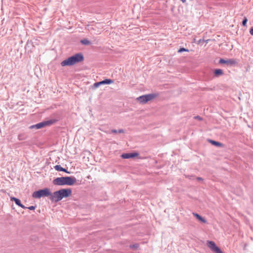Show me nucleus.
Returning <instances> with one entry per match:
<instances>
[{
    "mask_svg": "<svg viewBox=\"0 0 253 253\" xmlns=\"http://www.w3.org/2000/svg\"><path fill=\"white\" fill-rule=\"evenodd\" d=\"M76 182V179L73 176H62L55 178L53 180V184L55 185L71 186Z\"/></svg>",
    "mask_w": 253,
    "mask_h": 253,
    "instance_id": "obj_1",
    "label": "nucleus"
},
{
    "mask_svg": "<svg viewBox=\"0 0 253 253\" xmlns=\"http://www.w3.org/2000/svg\"><path fill=\"white\" fill-rule=\"evenodd\" d=\"M79 63V53L68 57L67 59L61 62V65L62 66H73L76 63Z\"/></svg>",
    "mask_w": 253,
    "mask_h": 253,
    "instance_id": "obj_2",
    "label": "nucleus"
},
{
    "mask_svg": "<svg viewBox=\"0 0 253 253\" xmlns=\"http://www.w3.org/2000/svg\"><path fill=\"white\" fill-rule=\"evenodd\" d=\"M51 194V191L48 188L40 189L33 192L32 197L34 198L40 199L43 197H49Z\"/></svg>",
    "mask_w": 253,
    "mask_h": 253,
    "instance_id": "obj_3",
    "label": "nucleus"
},
{
    "mask_svg": "<svg viewBox=\"0 0 253 253\" xmlns=\"http://www.w3.org/2000/svg\"><path fill=\"white\" fill-rule=\"evenodd\" d=\"M55 122L54 121L50 120L47 121H43L42 122H40L36 125H32L29 127L30 129L35 128L36 129H40L42 128L45 126H49L53 124Z\"/></svg>",
    "mask_w": 253,
    "mask_h": 253,
    "instance_id": "obj_4",
    "label": "nucleus"
},
{
    "mask_svg": "<svg viewBox=\"0 0 253 253\" xmlns=\"http://www.w3.org/2000/svg\"><path fill=\"white\" fill-rule=\"evenodd\" d=\"M208 247L215 253H223L221 250L216 245L215 243L213 241L207 242Z\"/></svg>",
    "mask_w": 253,
    "mask_h": 253,
    "instance_id": "obj_5",
    "label": "nucleus"
},
{
    "mask_svg": "<svg viewBox=\"0 0 253 253\" xmlns=\"http://www.w3.org/2000/svg\"><path fill=\"white\" fill-rule=\"evenodd\" d=\"M49 199L53 202H58L61 200L62 199L60 196L58 190L55 191L53 193L51 192L50 195H49Z\"/></svg>",
    "mask_w": 253,
    "mask_h": 253,
    "instance_id": "obj_6",
    "label": "nucleus"
},
{
    "mask_svg": "<svg viewBox=\"0 0 253 253\" xmlns=\"http://www.w3.org/2000/svg\"><path fill=\"white\" fill-rule=\"evenodd\" d=\"M58 191L62 199L68 197L72 193V190L70 188L61 189L59 190Z\"/></svg>",
    "mask_w": 253,
    "mask_h": 253,
    "instance_id": "obj_7",
    "label": "nucleus"
},
{
    "mask_svg": "<svg viewBox=\"0 0 253 253\" xmlns=\"http://www.w3.org/2000/svg\"><path fill=\"white\" fill-rule=\"evenodd\" d=\"M219 63H221V64H226L228 65H232L236 64L237 61L235 60L232 59H228V60H225L223 59H220Z\"/></svg>",
    "mask_w": 253,
    "mask_h": 253,
    "instance_id": "obj_8",
    "label": "nucleus"
},
{
    "mask_svg": "<svg viewBox=\"0 0 253 253\" xmlns=\"http://www.w3.org/2000/svg\"><path fill=\"white\" fill-rule=\"evenodd\" d=\"M138 156V153H124L121 155V157L123 159H129L137 157Z\"/></svg>",
    "mask_w": 253,
    "mask_h": 253,
    "instance_id": "obj_9",
    "label": "nucleus"
},
{
    "mask_svg": "<svg viewBox=\"0 0 253 253\" xmlns=\"http://www.w3.org/2000/svg\"><path fill=\"white\" fill-rule=\"evenodd\" d=\"M147 103L155 99L157 95L156 94H148L145 95Z\"/></svg>",
    "mask_w": 253,
    "mask_h": 253,
    "instance_id": "obj_10",
    "label": "nucleus"
},
{
    "mask_svg": "<svg viewBox=\"0 0 253 253\" xmlns=\"http://www.w3.org/2000/svg\"><path fill=\"white\" fill-rule=\"evenodd\" d=\"M54 169L58 171H64L66 173H69L70 172L67 170V169L62 168L60 165H56L54 166Z\"/></svg>",
    "mask_w": 253,
    "mask_h": 253,
    "instance_id": "obj_11",
    "label": "nucleus"
},
{
    "mask_svg": "<svg viewBox=\"0 0 253 253\" xmlns=\"http://www.w3.org/2000/svg\"><path fill=\"white\" fill-rule=\"evenodd\" d=\"M136 100L141 104H146L147 103L145 95L137 97Z\"/></svg>",
    "mask_w": 253,
    "mask_h": 253,
    "instance_id": "obj_12",
    "label": "nucleus"
},
{
    "mask_svg": "<svg viewBox=\"0 0 253 253\" xmlns=\"http://www.w3.org/2000/svg\"><path fill=\"white\" fill-rule=\"evenodd\" d=\"M193 215L201 222L205 223L207 222L206 220L203 218L201 215H200L198 213L193 212Z\"/></svg>",
    "mask_w": 253,
    "mask_h": 253,
    "instance_id": "obj_13",
    "label": "nucleus"
},
{
    "mask_svg": "<svg viewBox=\"0 0 253 253\" xmlns=\"http://www.w3.org/2000/svg\"><path fill=\"white\" fill-rule=\"evenodd\" d=\"M209 141L211 144L215 145L216 146L220 147H223L224 146V145L220 142L215 141L214 140H210Z\"/></svg>",
    "mask_w": 253,
    "mask_h": 253,
    "instance_id": "obj_14",
    "label": "nucleus"
},
{
    "mask_svg": "<svg viewBox=\"0 0 253 253\" xmlns=\"http://www.w3.org/2000/svg\"><path fill=\"white\" fill-rule=\"evenodd\" d=\"M10 200L12 201H14L15 203L18 206H21V201L19 199L15 197H11Z\"/></svg>",
    "mask_w": 253,
    "mask_h": 253,
    "instance_id": "obj_15",
    "label": "nucleus"
},
{
    "mask_svg": "<svg viewBox=\"0 0 253 253\" xmlns=\"http://www.w3.org/2000/svg\"><path fill=\"white\" fill-rule=\"evenodd\" d=\"M214 73L216 76H219L222 75L223 74V71L221 69L215 70Z\"/></svg>",
    "mask_w": 253,
    "mask_h": 253,
    "instance_id": "obj_16",
    "label": "nucleus"
},
{
    "mask_svg": "<svg viewBox=\"0 0 253 253\" xmlns=\"http://www.w3.org/2000/svg\"><path fill=\"white\" fill-rule=\"evenodd\" d=\"M113 82H114L111 79H106L104 81L100 82L101 84H110L113 83Z\"/></svg>",
    "mask_w": 253,
    "mask_h": 253,
    "instance_id": "obj_17",
    "label": "nucleus"
},
{
    "mask_svg": "<svg viewBox=\"0 0 253 253\" xmlns=\"http://www.w3.org/2000/svg\"><path fill=\"white\" fill-rule=\"evenodd\" d=\"M18 138L19 140H24L27 138V135L25 133L19 134Z\"/></svg>",
    "mask_w": 253,
    "mask_h": 253,
    "instance_id": "obj_18",
    "label": "nucleus"
},
{
    "mask_svg": "<svg viewBox=\"0 0 253 253\" xmlns=\"http://www.w3.org/2000/svg\"><path fill=\"white\" fill-rule=\"evenodd\" d=\"M81 42L84 45H88L90 44V42L86 39L83 40Z\"/></svg>",
    "mask_w": 253,
    "mask_h": 253,
    "instance_id": "obj_19",
    "label": "nucleus"
},
{
    "mask_svg": "<svg viewBox=\"0 0 253 253\" xmlns=\"http://www.w3.org/2000/svg\"><path fill=\"white\" fill-rule=\"evenodd\" d=\"M183 51H186V52H188L189 50L188 49H186L184 47H181L178 50V52H183Z\"/></svg>",
    "mask_w": 253,
    "mask_h": 253,
    "instance_id": "obj_20",
    "label": "nucleus"
},
{
    "mask_svg": "<svg viewBox=\"0 0 253 253\" xmlns=\"http://www.w3.org/2000/svg\"><path fill=\"white\" fill-rule=\"evenodd\" d=\"M139 247V245L138 244H136L133 245H130V248L131 249H137Z\"/></svg>",
    "mask_w": 253,
    "mask_h": 253,
    "instance_id": "obj_21",
    "label": "nucleus"
},
{
    "mask_svg": "<svg viewBox=\"0 0 253 253\" xmlns=\"http://www.w3.org/2000/svg\"><path fill=\"white\" fill-rule=\"evenodd\" d=\"M247 21H248V19L247 18H245L242 22V24H243V26H246V24H247Z\"/></svg>",
    "mask_w": 253,
    "mask_h": 253,
    "instance_id": "obj_22",
    "label": "nucleus"
},
{
    "mask_svg": "<svg viewBox=\"0 0 253 253\" xmlns=\"http://www.w3.org/2000/svg\"><path fill=\"white\" fill-rule=\"evenodd\" d=\"M101 83L100 82H97V83H95L94 84V86L95 87H98L100 85H101Z\"/></svg>",
    "mask_w": 253,
    "mask_h": 253,
    "instance_id": "obj_23",
    "label": "nucleus"
},
{
    "mask_svg": "<svg viewBox=\"0 0 253 253\" xmlns=\"http://www.w3.org/2000/svg\"><path fill=\"white\" fill-rule=\"evenodd\" d=\"M28 209H29L30 210H34L35 209V206H30L29 207L27 208Z\"/></svg>",
    "mask_w": 253,
    "mask_h": 253,
    "instance_id": "obj_24",
    "label": "nucleus"
},
{
    "mask_svg": "<svg viewBox=\"0 0 253 253\" xmlns=\"http://www.w3.org/2000/svg\"><path fill=\"white\" fill-rule=\"evenodd\" d=\"M195 119H197V120H198L199 121H202V118H201L200 116H198L195 117Z\"/></svg>",
    "mask_w": 253,
    "mask_h": 253,
    "instance_id": "obj_25",
    "label": "nucleus"
},
{
    "mask_svg": "<svg viewBox=\"0 0 253 253\" xmlns=\"http://www.w3.org/2000/svg\"><path fill=\"white\" fill-rule=\"evenodd\" d=\"M250 33L251 35L253 36V27L250 29Z\"/></svg>",
    "mask_w": 253,
    "mask_h": 253,
    "instance_id": "obj_26",
    "label": "nucleus"
},
{
    "mask_svg": "<svg viewBox=\"0 0 253 253\" xmlns=\"http://www.w3.org/2000/svg\"><path fill=\"white\" fill-rule=\"evenodd\" d=\"M84 60V56L83 55L80 54V62Z\"/></svg>",
    "mask_w": 253,
    "mask_h": 253,
    "instance_id": "obj_27",
    "label": "nucleus"
},
{
    "mask_svg": "<svg viewBox=\"0 0 253 253\" xmlns=\"http://www.w3.org/2000/svg\"><path fill=\"white\" fill-rule=\"evenodd\" d=\"M20 207L23 208V209H26L27 208L25 207L23 204H21V206H19Z\"/></svg>",
    "mask_w": 253,
    "mask_h": 253,
    "instance_id": "obj_28",
    "label": "nucleus"
},
{
    "mask_svg": "<svg viewBox=\"0 0 253 253\" xmlns=\"http://www.w3.org/2000/svg\"><path fill=\"white\" fill-rule=\"evenodd\" d=\"M118 132L119 133H123L124 132V130L123 129H119Z\"/></svg>",
    "mask_w": 253,
    "mask_h": 253,
    "instance_id": "obj_29",
    "label": "nucleus"
},
{
    "mask_svg": "<svg viewBox=\"0 0 253 253\" xmlns=\"http://www.w3.org/2000/svg\"><path fill=\"white\" fill-rule=\"evenodd\" d=\"M112 132L116 133L117 132V131L116 130H112Z\"/></svg>",
    "mask_w": 253,
    "mask_h": 253,
    "instance_id": "obj_30",
    "label": "nucleus"
},
{
    "mask_svg": "<svg viewBox=\"0 0 253 253\" xmlns=\"http://www.w3.org/2000/svg\"><path fill=\"white\" fill-rule=\"evenodd\" d=\"M197 179L199 180H202V178H201V177H198Z\"/></svg>",
    "mask_w": 253,
    "mask_h": 253,
    "instance_id": "obj_31",
    "label": "nucleus"
},
{
    "mask_svg": "<svg viewBox=\"0 0 253 253\" xmlns=\"http://www.w3.org/2000/svg\"><path fill=\"white\" fill-rule=\"evenodd\" d=\"M186 0H181V1L182 2H183V3L185 2H186Z\"/></svg>",
    "mask_w": 253,
    "mask_h": 253,
    "instance_id": "obj_32",
    "label": "nucleus"
}]
</instances>
